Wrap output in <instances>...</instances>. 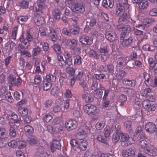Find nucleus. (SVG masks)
<instances>
[{
    "instance_id": "2",
    "label": "nucleus",
    "mask_w": 157,
    "mask_h": 157,
    "mask_svg": "<svg viewBox=\"0 0 157 157\" xmlns=\"http://www.w3.org/2000/svg\"><path fill=\"white\" fill-rule=\"evenodd\" d=\"M121 144L123 146H127L133 144L134 142L133 139L126 133H121Z\"/></svg>"
},
{
    "instance_id": "43",
    "label": "nucleus",
    "mask_w": 157,
    "mask_h": 157,
    "mask_svg": "<svg viewBox=\"0 0 157 157\" xmlns=\"http://www.w3.org/2000/svg\"><path fill=\"white\" fill-rule=\"evenodd\" d=\"M28 18L26 16H20L17 17L18 22L21 24H24L27 21Z\"/></svg>"
},
{
    "instance_id": "42",
    "label": "nucleus",
    "mask_w": 157,
    "mask_h": 157,
    "mask_svg": "<svg viewBox=\"0 0 157 157\" xmlns=\"http://www.w3.org/2000/svg\"><path fill=\"white\" fill-rule=\"evenodd\" d=\"M98 85V82L96 81H92L90 88L92 90H94V92L95 93H97L98 92V89H97Z\"/></svg>"
},
{
    "instance_id": "39",
    "label": "nucleus",
    "mask_w": 157,
    "mask_h": 157,
    "mask_svg": "<svg viewBox=\"0 0 157 157\" xmlns=\"http://www.w3.org/2000/svg\"><path fill=\"white\" fill-rule=\"evenodd\" d=\"M45 8L44 4L43 3H39L38 4L37 7L36 8V11L38 14L42 13V10Z\"/></svg>"
},
{
    "instance_id": "9",
    "label": "nucleus",
    "mask_w": 157,
    "mask_h": 157,
    "mask_svg": "<svg viewBox=\"0 0 157 157\" xmlns=\"http://www.w3.org/2000/svg\"><path fill=\"white\" fill-rule=\"evenodd\" d=\"M106 39L111 42H113L117 40L116 34L113 31L106 32L105 34Z\"/></svg>"
},
{
    "instance_id": "19",
    "label": "nucleus",
    "mask_w": 157,
    "mask_h": 157,
    "mask_svg": "<svg viewBox=\"0 0 157 157\" xmlns=\"http://www.w3.org/2000/svg\"><path fill=\"white\" fill-rule=\"evenodd\" d=\"M50 36L51 40L53 42H55L57 39V35L56 31L54 28H52L49 25V27Z\"/></svg>"
},
{
    "instance_id": "59",
    "label": "nucleus",
    "mask_w": 157,
    "mask_h": 157,
    "mask_svg": "<svg viewBox=\"0 0 157 157\" xmlns=\"http://www.w3.org/2000/svg\"><path fill=\"white\" fill-rule=\"evenodd\" d=\"M84 71L83 69H81L78 72V74L76 76L75 79L78 80H81L82 79L83 76Z\"/></svg>"
},
{
    "instance_id": "17",
    "label": "nucleus",
    "mask_w": 157,
    "mask_h": 157,
    "mask_svg": "<svg viewBox=\"0 0 157 157\" xmlns=\"http://www.w3.org/2000/svg\"><path fill=\"white\" fill-rule=\"evenodd\" d=\"M143 75L145 79L144 82L147 86H153L152 80L149 75L146 72H144Z\"/></svg>"
},
{
    "instance_id": "33",
    "label": "nucleus",
    "mask_w": 157,
    "mask_h": 157,
    "mask_svg": "<svg viewBox=\"0 0 157 157\" xmlns=\"http://www.w3.org/2000/svg\"><path fill=\"white\" fill-rule=\"evenodd\" d=\"M20 41L22 43H23V46L25 48H27L30 46L29 42H26V40H24L23 34H22L19 38Z\"/></svg>"
},
{
    "instance_id": "55",
    "label": "nucleus",
    "mask_w": 157,
    "mask_h": 157,
    "mask_svg": "<svg viewBox=\"0 0 157 157\" xmlns=\"http://www.w3.org/2000/svg\"><path fill=\"white\" fill-rule=\"evenodd\" d=\"M109 50L108 46L106 45L105 46L100 48V51L101 54H108Z\"/></svg>"
},
{
    "instance_id": "16",
    "label": "nucleus",
    "mask_w": 157,
    "mask_h": 157,
    "mask_svg": "<svg viewBox=\"0 0 157 157\" xmlns=\"http://www.w3.org/2000/svg\"><path fill=\"white\" fill-rule=\"evenodd\" d=\"M57 64L62 67H64L67 65V63L63 58L62 56L60 55L57 56Z\"/></svg>"
},
{
    "instance_id": "58",
    "label": "nucleus",
    "mask_w": 157,
    "mask_h": 157,
    "mask_svg": "<svg viewBox=\"0 0 157 157\" xmlns=\"http://www.w3.org/2000/svg\"><path fill=\"white\" fill-rule=\"evenodd\" d=\"M124 92L126 94L130 96L132 95L134 93L133 89L131 88L126 87L125 88Z\"/></svg>"
},
{
    "instance_id": "20",
    "label": "nucleus",
    "mask_w": 157,
    "mask_h": 157,
    "mask_svg": "<svg viewBox=\"0 0 157 157\" xmlns=\"http://www.w3.org/2000/svg\"><path fill=\"white\" fill-rule=\"evenodd\" d=\"M149 144V143L148 141L145 139H143L139 141V145L140 147L143 149L144 151L145 150L147 149V148L149 147L148 146Z\"/></svg>"
},
{
    "instance_id": "14",
    "label": "nucleus",
    "mask_w": 157,
    "mask_h": 157,
    "mask_svg": "<svg viewBox=\"0 0 157 157\" xmlns=\"http://www.w3.org/2000/svg\"><path fill=\"white\" fill-rule=\"evenodd\" d=\"M63 55L65 59V61L67 63V65L70 66L72 64L71 59V56L70 53L67 51H64L63 53Z\"/></svg>"
},
{
    "instance_id": "6",
    "label": "nucleus",
    "mask_w": 157,
    "mask_h": 157,
    "mask_svg": "<svg viewBox=\"0 0 157 157\" xmlns=\"http://www.w3.org/2000/svg\"><path fill=\"white\" fill-rule=\"evenodd\" d=\"M83 108L85 112L89 115L94 114L97 110L96 107L91 104L86 105Z\"/></svg>"
},
{
    "instance_id": "62",
    "label": "nucleus",
    "mask_w": 157,
    "mask_h": 157,
    "mask_svg": "<svg viewBox=\"0 0 157 157\" xmlns=\"http://www.w3.org/2000/svg\"><path fill=\"white\" fill-rule=\"evenodd\" d=\"M52 118V115L49 113H47L44 116L43 119L46 122H48Z\"/></svg>"
},
{
    "instance_id": "63",
    "label": "nucleus",
    "mask_w": 157,
    "mask_h": 157,
    "mask_svg": "<svg viewBox=\"0 0 157 157\" xmlns=\"http://www.w3.org/2000/svg\"><path fill=\"white\" fill-rule=\"evenodd\" d=\"M134 107L136 109H139L140 107V102L138 98L136 99L133 101Z\"/></svg>"
},
{
    "instance_id": "26",
    "label": "nucleus",
    "mask_w": 157,
    "mask_h": 157,
    "mask_svg": "<svg viewBox=\"0 0 157 157\" xmlns=\"http://www.w3.org/2000/svg\"><path fill=\"white\" fill-rule=\"evenodd\" d=\"M116 69V77L119 80L122 79L126 75V72L123 70L119 71V69L117 70V69Z\"/></svg>"
},
{
    "instance_id": "48",
    "label": "nucleus",
    "mask_w": 157,
    "mask_h": 157,
    "mask_svg": "<svg viewBox=\"0 0 157 157\" xmlns=\"http://www.w3.org/2000/svg\"><path fill=\"white\" fill-rule=\"evenodd\" d=\"M111 131V129L109 126H106L105 127L104 130V134L106 138H107L110 136Z\"/></svg>"
},
{
    "instance_id": "41",
    "label": "nucleus",
    "mask_w": 157,
    "mask_h": 157,
    "mask_svg": "<svg viewBox=\"0 0 157 157\" xmlns=\"http://www.w3.org/2000/svg\"><path fill=\"white\" fill-rule=\"evenodd\" d=\"M56 77L52 75H47L46 76L45 80L50 82H55Z\"/></svg>"
},
{
    "instance_id": "5",
    "label": "nucleus",
    "mask_w": 157,
    "mask_h": 157,
    "mask_svg": "<svg viewBox=\"0 0 157 157\" xmlns=\"http://www.w3.org/2000/svg\"><path fill=\"white\" fill-rule=\"evenodd\" d=\"M77 126V121L75 120L69 119L65 122V127L67 130L68 131H71L75 129Z\"/></svg>"
},
{
    "instance_id": "27",
    "label": "nucleus",
    "mask_w": 157,
    "mask_h": 157,
    "mask_svg": "<svg viewBox=\"0 0 157 157\" xmlns=\"http://www.w3.org/2000/svg\"><path fill=\"white\" fill-rule=\"evenodd\" d=\"M125 10L124 6L121 4H117L116 9V13L117 15L124 13Z\"/></svg>"
},
{
    "instance_id": "53",
    "label": "nucleus",
    "mask_w": 157,
    "mask_h": 157,
    "mask_svg": "<svg viewBox=\"0 0 157 157\" xmlns=\"http://www.w3.org/2000/svg\"><path fill=\"white\" fill-rule=\"evenodd\" d=\"M28 141L30 145H33L37 144V140L36 137L32 136L29 138Z\"/></svg>"
},
{
    "instance_id": "38",
    "label": "nucleus",
    "mask_w": 157,
    "mask_h": 157,
    "mask_svg": "<svg viewBox=\"0 0 157 157\" xmlns=\"http://www.w3.org/2000/svg\"><path fill=\"white\" fill-rule=\"evenodd\" d=\"M117 28L119 29H121L123 31L127 33L129 32L131 30V28L130 26L128 25H126L124 26L119 25L117 26Z\"/></svg>"
},
{
    "instance_id": "32",
    "label": "nucleus",
    "mask_w": 157,
    "mask_h": 157,
    "mask_svg": "<svg viewBox=\"0 0 157 157\" xmlns=\"http://www.w3.org/2000/svg\"><path fill=\"white\" fill-rule=\"evenodd\" d=\"M105 77V75L103 74H95L93 76V78L94 79H96L100 81H102Z\"/></svg>"
},
{
    "instance_id": "28",
    "label": "nucleus",
    "mask_w": 157,
    "mask_h": 157,
    "mask_svg": "<svg viewBox=\"0 0 157 157\" xmlns=\"http://www.w3.org/2000/svg\"><path fill=\"white\" fill-rule=\"evenodd\" d=\"M148 155L153 156L156 155V152L154 150L150 147H148L144 151Z\"/></svg>"
},
{
    "instance_id": "10",
    "label": "nucleus",
    "mask_w": 157,
    "mask_h": 157,
    "mask_svg": "<svg viewBox=\"0 0 157 157\" xmlns=\"http://www.w3.org/2000/svg\"><path fill=\"white\" fill-rule=\"evenodd\" d=\"M116 61L117 63L116 68L117 70L122 68L127 63L126 60L123 58H118L116 59Z\"/></svg>"
},
{
    "instance_id": "13",
    "label": "nucleus",
    "mask_w": 157,
    "mask_h": 157,
    "mask_svg": "<svg viewBox=\"0 0 157 157\" xmlns=\"http://www.w3.org/2000/svg\"><path fill=\"white\" fill-rule=\"evenodd\" d=\"M80 42L85 45H91L93 43V40L89 36H83L79 38Z\"/></svg>"
},
{
    "instance_id": "24",
    "label": "nucleus",
    "mask_w": 157,
    "mask_h": 157,
    "mask_svg": "<svg viewBox=\"0 0 157 157\" xmlns=\"http://www.w3.org/2000/svg\"><path fill=\"white\" fill-rule=\"evenodd\" d=\"M108 155L104 153H101L95 155H93L90 152L86 151L84 157H108Z\"/></svg>"
},
{
    "instance_id": "60",
    "label": "nucleus",
    "mask_w": 157,
    "mask_h": 157,
    "mask_svg": "<svg viewBox=\"0 0 157 157\" xmlns=\"http://www.w3.org/2000/svg\"><path fill=\"white\" fill-rule=\"evenodd\" d=\"M121 135L119 133H114L113 136V141L114 143H116L120 139V136Z\"/></svg>"
},
{
    "instance_id": "12",
    "label": "nucleus",
    "mask_w": 157,
    "mask_h": 157,
    "mask_svg": "<svg viewBox=\"0 0 157 157\" xmlns=\"http://www.w3.org/2000/svg\"><path fill=\"white\" fill-rule=\"evenodd\" d=\"M10 117V120L12 121L17 127H18L20 124L21 119L18 118L17 115L13 112L9 114Z\"/></svg>"
},
{
    "instance_id": "44",
    "label": "nucleus",
    "mask_w": 157,
    "mask_h": 157,
    "mask_svg": "<svg viewBox=\"0 0 157 157\" xmlns=\"http://www.w3.org/2000/svg\"><path fill=\"white\" fill-rule=\"evenodd\" d=\"M18 111L20 114L23 116H25L28 114V110L26 108L21 107L19 108Z\"/></svg>"
},
{
    "instance_id": "56",
    "label": "nucleus",
    "mask_w": 157,
    "mask_h": 157,
    "mask_svg": "<svg viewBox=\"0 0 157 157\" xmlns=\"http://www.w3.org/2000/svg\"><path fill=\"white\" fill-rule=\"evenodd\" d=\"M59 92V89L57 86H54L52 89L50 94L53 96L57 95Z\"/></svg>"
},
{
    "instance_id": "54",
    "label": "nucleus",
    "mask_w": 157,
    "mask_h": 157,
    "mask_svg": "<svg viewBox=\"0 0 157 157\" xmlns=\"http://www.w3.org/2000/svg\"><path fill=\"white\" fill-rule=\"evenodd\" d=\"M41 52V49L39 47L37 46L33 48L32 50V55L33 56H36L39 55Z\"/></svg>"
},
{
    "instance_id": "23",
    "label": "nucleus",
    "mask_w": 157,
    "mask_h": 157,
    "mask_svg": "<svg viewBox=\"0 0 157 157\" xmlns=\"http://www.w3.org/2000/svg\"><path fill=\"white\" fill-rule=\"evenodd\" d=\"M149 6V2L147 0H142L138 4L139 8L140 10L146 9Z\"/></svg>"
},
{
    "instance_id": "3",
    "label": "nucleus",
    "mask_w": 157,
    "mask_h": 157,
    "mask_svg": "<svg viewBox=\"0 0 157 157\" xmlns=\"http://www.w3.org/2000/svg\"><path fill=\"white\" fill-rule=\"evenodd\" d=\"M139 21L137 20L136 21H134V25L136 28H139L140 29L144 30V25H147L148 24L151 23L153 21H154V20L152 18H147L144 19L143 21V25L142 24H137Z\"/></svg>"
},
{
    "instance_id": "46",
    "label": "nucleus",
    "mask_w": 157,
    "mask_h": 157,
    "mask_svg": "<svg viewBox=\"0 0 157 157\" xmlns=\"http://www.w3.org/2000/svg\"><path fill=\"white\" fill-rule=\"evenodd\" d=\"M6 87L5 86L2 87L0 90V100L5 99V96L6 94Z\"/></svg>"
},
{
    "instance_id": "18",
    "label": "nucleus",
    "mask_w": 157,
    "mask_h": 157,
    "mask_svg": "<svg viewBox=\"0 0 157 157\" xmlns=\"http://www.w3.org/2000/svg\"><path fill=\"white\" fill-rule=\"evenodd\" d=\"M34 21L37 26H40L44 23V18L43 17L40 16H35L34 17Z\"/></svg>"
},
{
    "instance_id": "30",
    "label": "nucleus",
    "mask_w": 157,
    "mask_h": 157,
    "mask_svg": "<svg viewBox=\"0 0 157 157\" xmlns=\"http://www.w3.org/2000/svg\"><path fill=\"white\" fill-rule=\"evenodd\" d=\"M67 44L70 46V49L74 46L77 45V42L76 40L73 39L72 40L68 39L66 42Z\"/></svg>"
},
{
    "instance_id": "61",
    "label": "nucleus",
    "mask_w": 157,
    "mask_h": 157,
    "mask_svg": "<svg viewBox=\"0 0 157 157\" xmlns=\"http://www.w3.org/2000/svg\"><path fill=\"white\" fill-rule=\"evenodd\" d=\"M53 48L56 54L59 55L61 52L60 47L59 45L56 44L53 45Z\"/></svg>"
},
{
    "instance_id": "22",
    "label": "nucleus",
    "mask_w": 157,
    "mask_h": 157,
    "mask_svg": "<svg viewBox=\"0 0 157 157\" xmlns=\"http://www.w3.org/2000/svg\"><path fill=\"white\" fill-rule=\"evenodd\" d=\"M82 98L84 99L86 102H91L93 100V98L90 93H84L82 95Z\"/></svg>"
},
{
    "instance_id": "40",
    "label": "nucleus",
    "mask_w": 157,
    "mask_h": 157,
    "mask_svg": "<svg viewBox=\"0 0 157 157\" xmlns=\"http://www.w3.org/2000/svg\"><path fill=\"white\" fill-rule=\"evenodd\" d=\"M52 86L51 82L45 80L43 82V89L44 90L47 91L50 89Z\"/></svg>"
},
{
    "instance_id": "51",
    "label": "nucleus",
    "mask_w": 157,
    "mask_h": 157,
    "mask_svg": "<svg viewBox=\"0 0 157 157\" xmlns=\"http://www.w3.org/2000/svg\"><path fill=\"white\" fill-rule=\"evenodd\" d=\"M18 30L17 27L16 26L12 28V30L11 38L15 40L16 39V36Z\"/></svg>"
},
{
    "instance_id": "37",
    "label": "nucleus",
    "mask_w": 157,
    "mask_h": 157,
    "mask_svg": "<svg viewBox=\"0 0 157 157\" xmlns=\"http://www.w3.org/2000/svg\"><path fill=\"white\" fill-rule=\"evenodd\" d=\"M127 100V97L126 96L122 94L120 95L118 98V101L120 103V105H123L124 103Z\"/></svg>"
},
{
    "instance_id": "57",
    "label": "nucleus",
    "mask_w": 157,
    "mask_h": 157,
    "mask_svg": "<svg viewBox=\"0 0 157 157\" xmlns=\"http://www.w3.org/2000/svg\"><path fill=\"white\" fill-rule=\"evenodd\" d=\"M5 98H6L10 103H12L13 101V98L10 92H7L6 93L5 96Z\"/></svg>"
},
{
    "instance_id": "11",
    "label": "nucleus",
    "mask_w": 157,
    "mask_h": 157,
    "mask_svg": "<svg viewBox=\"0 0 157 157\" xmlns=\"http://www.w3.org/2000/svg\"><path fill=\"white\" fill-rule=\"evenodd\" d=\"M156 126L153 123L149 122L146 124L145 128L147 132L150 134L154 133L155 131Z\"/></svg>"
},
{
    "instance_id": "52",
    "label": "nucleus",
    "mask_w": 157,
    "mask_h": 157,
    "mask_svg": "<svg viewBox=\"0 0 157 157\" xmlns=\"http://www.w3.org/2000/svg\"><path fill=\"white\" fill-rule=\"evenodd\" d=\"M34 84L35 85H37L41 83L42 80V78L40 75H36L34 77Z\"/></svg>"
},
{
    "instance_id": "25",
    "label": "nucleus",
    "mask_w": 157,
    "mask_h": 157,
    "mask_svg": "<svg viewBox=\"0 0 157 157\" xmlns=\"http://www.w3.org/2000/svg\"><path fill=\"white\" fill-rule=\"evenodd\" d=\"M61 147V145L59 141L57 140H53L52 144L51 145V150L52 152H54L55 150L54 148L57 149H59Z\"/></svg>"
},
{
    "instance_id": "47",
    "label": "nucleus",
    "mask_w": 157,
    "mask_h": 157,
    "mask_svg": "<svg viewBox=\"0 0 157 157\" xmlns=\"http://www.w3.org/2000/svg\"><path fill=\"white\" fill-rule=\"evenodd\" d=\"M66 71L69 75H73L75 74V70L72 67L68 66L66 68Z\"/></svg>"
},
{
    "instance_id": "31",
    "label": "nucleus",
    "mask_w": 157,
    "mask_h": 157,
    "mask_svg": "<svg viewBox=\"0 0 157 157\" xmlns=\"http://www.w3.org/2000/svg\"><path fill=\"white\" fill-rule=\"evenodd\" d=\"M61 14V12L58 9H55L52 11V15L56 19H58L60 18Z\"/></svg>"
},
{
    "instance_id": "21",
    "label": "nucleus",
    "mask_w": 157,
    "mask_h": 157,
    "mask_svg": "<svg viewBox=\"0 0 157 157\" xmlns=\"http://www.w3.org/2000/svg\"><path fill=\"white\" fill-rule=\"evenodd\" d=\"M132 38L129 37L127 39L122 40V41L121 42V45L124 47H128L132 43Z\"/></svg>"
},
{
    "instance_id": "1",
    "label": "nucleus",
    "mask_w": 157,
    "mask_h": 157,
    "mask_svg": "<svg viewBox=\"0 0 157 157\" xmlns=\"http://www.w3.org/2000/svg\"><path fill=\"white\" fill-rule=\"evenodd\" d=\"M70 144L74 149L76 150L79 149L80 150H85L88 144L87 141L86 140L77 141L75 139H72L70 142Z\"/></svg>"
},
{
    "instance_id": "45",
    "label": "nucleus",
    "mask_w": 157,
    "mask_h": 157,
    "mask_svg": "<svg viewBox=\"0 0 157 157\" xmlns=\"http://www.w3.org/2000/svg\"><path fill=\"white\" fill-rule=\"evenodd\" d=\"M88 53L90 57H94L96 59H98L99 57V55L93 49H90Z\"/></svg>"
},
{
    "instance_id": "8",
    "label": "nucleus",
    "mask_w": 157,
    "mask_h": 157,
    "mask_svg": "<svg viewBox=\"0 0 157 157\" xmlns=\"http://www.w3.org/2000/svg\"><path fill=\"white\" fill-rule=\"evenodd\" d=\"M119 15L120 16L118 21L120 24H125L131 20L132 21H133L132 19L129 17V16L125 13Z\"/></svg>"
},
{
    "instance_id": "4",
    "label": "nucleus",
    "mask_w": 157,
    "mask_h": 157,
    "mask_svg": "<svg viewBox=\"0 0 157 157\" xmlns=\"http://www.w3.org/2000/svg\"><path fill=\"white\" fill-rule=\"evenodd\" d=\"M142 104L144 109L148 112L154 111L156 108L155 104H151L148 100L144 101L142 102Z\"/></svg>"
},
{
    "instance_id": "34",
    "label": "nucleus",
    "mask_w": 157,
    "mask_h": 157,
    "mask_svg": "<svg viewBox=\"0 0 157 157\" xmlns=\"http://www.w3.org/2000/svg\"><path fill=\"white\" fill-rule=\"evenodd\" d=\"M124 126L126 128L127 131L130 132L132 128L131 122L129 121L124 122Z\"/></svg>"
},
{
    "instance_id": "7",
    "label": "nucleus",
    "mask_w": 157,
    "mask_h": 157,
    "mask_svg": "<svg viewBox=\"0 0 157 157\" xmlns=\"http://www.w3.org/2000/svg\"><path fill=\"white\" fill-rule=\"evenodd\" d=\"M72 12L77 13H82L85 11V7L81 3H76L72 6Z\"/></svg>"
},
{
    "instance_id": "35",
    "label": "nucleus",
    "mask_w": 157,
    "mask_h": 157,
    "mask_svg": "<svg viewBox=\"0 0 157 157\" xmlns=\"http://www.w3.org/2000/svg\"><path fill=\"white\" fill-rule=\"evenodd\" d=\"M74 64L75 65H80L82 64V58L79 55H75L74 57Z\"/></svg>"
},
{
    "instance_id": "64",
    "label": "nucleus",
    "mask_w": 157,
    "mask_h": 157,
    "mask_svg": "<svg viewBox=\"0 0 157 157\" xmlns=\"http://www.w3.org/2000/svg\"><path fill=\"white\" fill-rule=\"evenodd\" d=\"M25 131L29 133H33L34 132V130L32 127L30 125H26L24 127Z\"/></svg>"
},
{
    "instance_id": "50",
    "label": "nucleus",
    "mask_w": 157,
    "mask_h": 157,
    "mask_svg": "<svg viewBox=\"0 0 157 157\" xmlns=\"http://www.w3.org/2000/svg\"><path fill=\"white\" fill-rule=\"evenodd\" d=\"M96 139L98 141L106 144L108 145V143L107 139H105L103 136L101 135H98Z\"/></svg>"
},
{
    "instance_id": "36",
    "label": "nucleus",
    "mask_w": 157,
    "mask_h": 157,
    "mask_svg": "<svg viewBox=\"0 0 157 157\" xmlns=\"http://www.w3.org/2000/svg\"><path fill=\"white\" fill-rule=\"evenodd\" d=\"M136 81L134 79L131 80L127 79L124 81V84L127 86H129L133 87L136 85Z\"/></svg>"
},
{
    "instance_id": "15",
    "label": "nucleus",
    "mask_w": 157,
    "mask_h": 157,
    "mask_svg": "<svg viewBox=\"0 0 157 157\" xmlns=\"http://www.w3.org/2000/svg\"><path fill=\"white\" fill-rule=\"evenodd\" d=\"M91 34L94 37L96 38L98 40H103L104 39L103 34L98 32L95 29H93L91 32Z\"/></svg>"
},
{
    "instance_id": "49",
    "label": "nucleus",
    "mask_w": 157,
    "mask_h": 157,
    "mask_svg": "<svg viewBox=\"0 0 157 157\" xmlns=\"http://www.w3.org/2000/svg\"><path fill=\"white\" fill-rule=\"evenodd\" d=\"M105 125V123L103 121H98L96 124L95 127L98 130H100L103 128Z\"/></svg>"
},
{
    "instance_id": "29",
    "label": "nucleus",
    "mask_w": 157,
    "mask_h": 157,
    "mask_svg": "<svg viewBox=\"0 0 157 157\" xmlns=\"http://www.w3.org/2000/svg\"><path fill=\"white\" fill-rule=\"evenodd\" d=\"M86 133L85 130L82 129H79V131L77 134V137L79 139H82L86 137Z\"/></svg>"
}]
</instances>
